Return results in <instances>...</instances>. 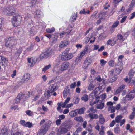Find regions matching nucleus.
<instances>
[{"label": "nucleus", "mask_w": 135, "mask_h": 135, "mask_svg": "<svg viewBox=\"0 0 135 135\" xmlns=\"http://www.w3.org/2000/svg\"><path fill=\"white\" fill-rule=\"evenodd\" d=\"M51 124L50 121H48L42 125L38 130L37 135H44L47 132Z\"/></svg>", "instance_id": "1"}, {"label": "nucleus", "mask_w": 135, "mask_h": 135, "mask_svg": "<svg viewBox=\"0 0 135 135\" xmlns=\"http://www.w3.org/2000/svg\"><path fill=\"white\" fill-rule=\"evenodd\" d=\"M17 42L16 40L13 37H10L6 40L5 46L7 48H8L10 50L16 44Z\"/></svg>", "instance_id": "2"}, {"label": "nucleus", "mask_w": 135, "mask_h": 135, "mask_svg": "<svg viewBox=\"0 0 135 135\" xmlns=\"http://www.w3.org/2000/svg\"><path fill=\"white\" fill-rule=\"evenodd\" d=\"M58 89L56 84H54L49 86V90L45 92V94L46 97H49L51 96L50 94H51L56 90Z\"/></svg>", "instance_id": "3"}, {"label": "nucleus", "mask_w": 135, "mask_h": 135, "mask_svg": "<svg viewBox=\"0 0 135 135\" xmlns=\"http://www.w3.org/2000/svg\"><path fill=\"white\" fill-rule=\"evenodd\" d=\"M3 12L4 13L7 15L11 16L15 15L16 10L15 8L12 6L6 7L4 9Z\"/></svg>", "instance_id": "4"}, {"label": "nucleus", "mask_w": 135, "mask_h": 135, "mask_svg": "<svg viewBox=\"0 0 135 135\" xmlns=\"http://www.w3.org/2000/svg\"><path fill=\"white\" fill-rule=\"evenodd\" d=\"M73 56V55L71 53H68V52H64L61 56V60L64 61L69 60L71 59Z\"/></svg>", "instance_id": "5"}, {"label": "nucleus", "mask_w": 135, "mask_h": 135, "mask_svg": "<svg viewBox=\"0 0 135 135\" xmlns=\"http://www.w3.org/2000/svg\"><path fill=\"white\" fill-rule=\"evenodd\" d=\"M56 131L57 132L58 135L64 134L68 131V129L66 126H61L59 128H56Z\"/></svg>", "instance_id": "6"}, {"label": "nucleus", "mask_w": 135, "mask_h": 135, "mask_svg": "<svg viewBox=\"0 0 135 135\" xmlns=\"http://www.w3.org/2000/svg\"><path fill=\"white\" fill-rule=\"evenodd\" d=\"M0 63H1L2 66L6 67L8 64V60L4 56H0Z\"/></svg>", "instance_id": "7"}, {"label": "nucleus", "mask_w": 135, "mask_h": 135, "mask_svg": "<svg viewBox=\"0 0 135 135\" xmlns=\"http://www.w3.org/2000/svg\"><path fill=\"white\" fill-rule=\"evenodd\" d=\"M73 90H70L69 86H66L63 92L64 98H65L68 94H70L73 92Z\"/></svg>", "instance_id": "8"}, {"label": "nucleus", "mask_w": 135, "mask_h": 135, "mask_svg": "<svg viewBox=\"0 0 135 135\" xmlns=\"http://www.w3.org/2000/svg\"><path fill=\"white\" fill-rule=\"evenodd\" d=\"M13 26L15 27L19 26L21 23L20 21L18 18V16L13 17V20L12 21Z\"/></svg>", "instance_id": "9"}, {"label": "nucleus", "mask_w": 135, "mask_h": 135, "mask_svg": "<svg viewBox=\"0 0 135 135\" xmlns=\"http://www.w3.org/2000/svg\"><path fill=\"white\" fill-rule=\"evenodd\" d=\"M135 97V94L130 92L126 95V98L128 100H131Z\"/></svg>", "instance_id": "10"}, {"label": "nucleus", "mask_w": 135, "mask_h": 135, "mask_svg": "<svg viewBox=\"0 0 135 135\" xmlns=\"http://www.w3.org/2000/svg\"><path fill=\"white\" fill-rule=\"evenodd\" d=\"M44 52L47 58L51 56L53 54V52L51 48L46 49Z\"/></svg>", "instance_id": "11"}, {"label": "nucleus", "mask_w": 135, "mask_h": 135, "mask_svg": "<svg viewBox=\"0 0 135 135\" xmlns=\"http://www.w3.org/2000/svg\"><path fill=\"white\" fill-rule=\"evenodd\" d=\"M68 44V42L66 40H64L61 41L60 43L59 47L60 48H62L66 47Z\"/></svg>", "instance_id": "12"}, {"label": "nucleus", "mask_w": 135, "mask_h": 135, "mask_svg": "<svg viewBox=\"0 0 135 135\" xmlns=\"http://www.w3.org/2000/svg\"><path fill=\"white\" fill-rule=\"evenodd\" d=\"M69 65V63L67 62H65L61 65V69L62 71L66 70Z\"/></svg>", "instance_id": "13"}, {"label": "nucleus", "mask_w": 135, "mask_h": 135, "mask_svg": "<svg viewBox=\"0 0 135 135\" xmlns=\"http://www.w3.org/2000/svg\"><path fill=\"white\" fill-rule=\"evenodd\" d=\"M30 74L28 73H26L24 74L23 77L22 79V81L23 82H27L30 78Z\"/></svg>", "instance_id": "14"}, {"label": "nucleus", "mask_w": 135, "mask_h": 135, "mask_svg": "<svg viewBox=\"0 0 135 135\" xmlns=\"http://www.w3.org/2000/svg\"><path fill=\"white\" fill-rule=\"evenodd\" d=\"M23 96L24 95L22 94V93H19L15 100V103H18L20 100L23 98Z\"/></svg>", "instance_id": "15"}, {"label": "nucleus", "mask_w": 135, "mask_h": 135, "mask_svg": "<svg viewBox=\"0 0 135 135\" xmlns=\"http://www.w3.org/2000/svg\"><path fill=\"white\" fill-rule=\"evenodd\" d=\"M23 50L22 47L20 48L16 52L14 56L17 58H18Z\"/></svg>", "instance_id": "16"}, {"label": "nucleus", "mask_w": 135, "mask_h": 135, "mask_svg": "<svg viewBox=\"0 0 135 135\" xmlns=\"http://www.w3.org/2000/svg\"><path fill=\"white\" fill-rule=\"evenodd\" d=\"M97 88H95V90H94L90 94V98H92L91 99L93 100L95 98V97L96 96V94L97 92V91H96V90Z\"/></svg>", "instance_id": "17"}, {"label": "nucleus", "mask_w": 135, "mask_h": 135, "mask_svg": "<svg viewBox=\"0 0 135 135\" xmlns=\"http://www.w3.org/2000/svg\"><path fill=\"white\" fill-rule=\"evenodd\" d=\"M85 108L83 107L80 109H77L75 110V111L77 112V113L79 114H84V113Z\"/></svg>", "instance_id": "18"}, {"label": "nucleus", "mask_w": 135, "mask_h": 135, "mask_svg": "<svg viewBox=\"0 0 135 135\" xmlns=\"http://www.w3.org/2000/svg\"><path fill=\"white\" fill-rule=\"evenodd\" d=\"M89 117H90L91 119H97L98 118V115L95 114H91L89 113L88 114Z\"/></svg>", "instance_id": "19"}, {"label": "nucleus", "mask_w": 135, "mask_h": 135, "mask_svg": "<svg viewBox=\"0 0 135 135\" xmlns=\"http://www.w3.org/2000/svg\"><path fill=\"white\" fill-rule=\"evenodd\" d=\"M112 42V40L111 39H109L107 42L106 44L107 45H109L111 46H114L116 44V41H113V42Z\"/></svg>", "instance_id": "20"}, {"label": "nucleus", "mask_w": 135, "mask_h": 135, "mask_svg": "<svg viewBox=\"0 0 135 135\" xmlns=\"http://www.w3.org/2000/svg\"><path fill=\"white\" fill-rule=\"evenodd\" d=\"M125 85H122L119 87L116 90V93L118 94L120 93L125 88Z\"/></svg>", "instance_id": "21"}, {"label": "nucleus", "mask_w": 135, "mask_h": 135, "mask_svg": "<svg viewBox=\"0 0 135 135\" xmlns=\"http://www.w3.org/2000/svg\"><path fill=\"white\" fill-rule=\"evenodd\" d=\"M82 57L80 55L77 57L75 60L76 64H78L81 61Z\"/></svg>", "instance_id": "22"}, {"label": "nucleus", "mask_w": 135, "mask_h": 135, "mask_svg": "<svg viewBox=\"0 0 135 135\" xmlns=\"http://www.w3.org/2000/svg\"><path fill=\"white\" fill-rule=\"evenodd\" d=\"M74 119L75 120L80 122H83V119L81 116L75 117L74 118Z\"/></svg>", "instance_id": "23"}, {"label": "nucleus", "mask_w": 135, "mask_h": 135, "mask_svg": "<svg viewBox=\"0 0 135 135\" xmlns=\"http://www.w3.org/2000/svg\"><path fill=\"white\" fill-rule=\"evenodd\" d=\"M37 16L38 18H40L43 15L42 13L40 10H37L36 11Z\"/></svg>", "instance_id": "24"}, {"label": "nucleus", "mask_w": 135, "mask_h": 135, "mask_svg": "<svg viewBox=\"0 0 135 135\" xmlns=\"http://www.w3.org/2000/svg\"><path fill=\"white\" fill-rule=\"evenodd\" d=\"M108 110L109 111H110L111 113H114L115 112V108L113 106H110L108 107Z\"/></svg>", "instance_id": "25"}, {"label": "nucleus", "mask_w": 135, "mask_h": 135, "mask_svg": "<svg viewBox=\"0 0 135 135\" xmlns=\"http://www.w3.org/2000/svg\"><path fill=\"white\" fill-rule=\"evenodd\" d=\"M31 16L30 15L26 16L24 18L25 20L28 22H30L31 21Z\"/></svg>", "instance_id": "26"}, {"label": "nucleus", "mask_w": 135, "mask_h": 135, "mask_svg": "<svg viewBox=\"0 0 135 135\" xmlns=\"http://www.w3.org/2000/svg\"><path fill=\"white\" fill-rule=\"evenodd\" d=\"M70 99V98L68 97L65 100L64 103L62 102V107L64 108L65 107L66 104L69 102Z\"/></svg>", "instance_id": "27"}, {"label": "nucleus", "mask_w": 135, "mask_h": 135, "mask_svg": "<svg viewBox=\"0 0 135 135\" xmlns=\"http://www.w3.org/2000/svg\"><path fill=\"white\" fill-rule=\"evenodd\" d=\"M8 133L7 129H3L1 130V135H8Z\"/></svg>", "instance_id": "28"}, {"label": "nucleus", "mask_w": 135, "mask_h": 135, "mask_svg": "<svg viewBox=\"0 0 135 135\" xmlns=\"http://www.w3.org/2000/svg\"><path fill=\"white\" fill-rule=\"evenodd\" d=\"M122 118V116L121 115L117 116L115 118V122L118 123L120 122Z\"/></svg>", "instance_id": "29"}, {"label": "nucleus", "mask_w": 135, "mask_h": 135, "mask_svg": "<svg viewBox=\"0 0 135 135\" xmlns=\"http://www.w3.org/2000/svg\"><path fill=\"white\" fill-rule=\"evenodd\" d=\"M104 106V103H100L97 107V108L98 109H102Z\"/></svg>", "instance_id": "30"}, {"label": "nucleus", "mask_w": 135, "mask_h": 135, "mask_svg": "<svg viewBox=\"0 0 135 135\" xmlns=\"http://www.w3.org/2000/svg\"><path fill=\"white\" fill-rule=\"evenodd\" d=\"M69 114L71 117H74L77 115V112L75 111V110L74 111H72L69 113Z\"/></svg>", "instance_id": "31"}, {"label": "nucleus", "mask_w": 135, "mask_h": 135, "mask_svg": "<svg viewBox=\"0 0 135 135\" xmlns=\"http://www.w3.org/2000/svg\"><path fill=\"white\" fill-rule=\"evenodd\" d=\"M92 127L91 124H89L87 126L86 129L89 133H91L92 131Z\"/></svg>", "instance_id": "32"}, {"label": "nucleus", "mask_w": 135, "mask_h": 135, "mask_svg": "<svg viewBox=\"0 0 135 135\" xmlns=\"http://www.w3.org/2000/svg\"><path fill=\"white\" fill-rule=\"evenodd\" d=\"M79 100V99L78 98V96H76L74 97L73 99L74 103L75 104H77L78 103Z\"/></svg>", "instance_id": "33"}, {"label": "nucleus", "mask_w": 135, "mask_h": 135, "mask_svg": "<svg viewBox=\"0 0 135 135\" xmlns=\"http://www.w3.org/2000/svg\"><path fill=\"white\" fill-rule=\"evenodd\" d=\"M40 59H43L44 58H47L46 54L44 52H42L41 53L40 56Z\"/></svg>", "instance_id": "34"}, {"label": "nucleus", "mask_w": 135, "mask_h": 135, "mask_svg": "<svg viewBox=\"0 0 135 135\" xmlns=\"http://www.w3.org/2000/svg\"><path fill=\"white\" fill-rule=\"evenodd\" d=\"M82 130V128L79 127L76 130L75 132L73 133V135H78V133L80 132Z\"/></svg>", "instance_id": "35"}, {"label": "nucleus", "mask_w": 135, "mask_h": 135, "mask_svg": "<svg viewBox=\"0 0 135 135\" xmlns=\"http://www.w3.org/2000/svg\"><path fill=\"white\" fill-rule=\"evenodd\" d=\"M33 124L30 123L29 122H26L25 127L31 128L33 126Z\"/></svg>", "instance_id": "36"}, {"label": "nucleus", "mask_w": 135, "mask_h": 135, "mask_svg": "<svg viewBox=\"0 0 135 135\" xmlns=\"http://www.w3.org/2000/svg\"><path fill=\"white\" fill-rule=\"evenodd\" d=\"M95 85L92 83L90 84L88 87V89L90 91L92 90L95 87Z\"/></svg>", "instance_id": "37"}, {"label": "nucleus", "mask_w": 135, "mask_h": 135, "mask_svg": "<svg viewBox=\"0 0 135 135\" xmlns=\"http://www.w3.org/2000/svg\"><path fill=\"white\" fill-rule=\"evenodd\" d=\"M26 114L29 116H31L33 115V113L30 110H27L25 112Z\"/></svg>", "instance_id": "38"}, {"label": "nucleus", "mask_w": 135, "mask_h": 135, "mask_svg": "<svg viewBox=\"0 0 135 135\" xmlns=\"http://www.w3.org/2000/svg\"><path fill=\"white\" fill-rule=\"evenodd\" d=\"M81 99L83 100L85 102L87 101L88 99V97L86 94H85L82 97Z\"/></svg>", "instance_id": "39"}, {"label": "nucleus", "mask_w": 135, "mask_h": 135, "mask_svg": "<svg viewBox=\"0 0 135 135\" xmlns=\"http://www.w3.org/2000/svg\"><path fill=\"white\" fill-rule=\"evenodd\" d=\"M85 61L89 65L92 62L91 59L89 57H87L86 58L85 60Z\"/></svg>", "instance_id": "40"}, {"label": "nucleus", "mask_w": 135, "mask_h": 135, "mask_svg": "<svg viewBox=\"0 0 135 135\" xmlns=\"http://www.w3.org/2000/svg\"><path fill=\"white\" fill-rule=\"evenodd\" d=\"M55 29L54 28H48L46 29V31L49 33H51L55 31Z\"/></svg>", "instance_id": "41"}, {"label": "nucleus", "mask_w": 135, "mask_h": 135, "mask_svg": "<svg viewBox=\"0 0 135 135\" xmlns=\"http://www.w3.org/2000/svg\"><path fill=\"white\" fill-rule=\"evenodd\" d=\"M122 69L123 68L121 66H120V68H116L115 71L117 73L119 74L120 73V71L122 70Z\"/></svg>", "instance_id": "42"}, {"label": "nucleus", "mask_w": 135, "mask_h": 135, "mask_svg": "<svg viewBox=\"0 0 135 135\" xmlns=\"http://www.w3.org/2000/svg\"><path fill=\"white\" fill-rule=\"evenodd\" d=\"M87 50L88 49L87 47L83 51L80 53V55L81 56L83 57V56H84V55L86 53Z\"/></svg>", "instance_id": "43"}, {"label": "nucleus", "mask_w": 135, "mask_h": 135, "mask_svg": "<svg viewBox=\"0 0 135 135\" xmlns=\"http://www.w3.org/2000/svg\"><path fill=\"white\" fill-rule=\"evenodd\" d=\"M51 66L50 64L48 65L45 66L42 69V71H46L47 70L51 68Z\"/></svg>", "instance_id": "44"}, {"label": "nucleus", "mask_w": 135, "mask_h": 135, "mask_svg": "<svg viewBox=\"0 0 135 135\" xmlns=\"http://www.w3.org/2000/svg\"><path fill=\"white\" fill-rule=\"evenodd\" d=\"M91 111L93 113H95L97 111V110L93 108V107H91L90 108L89 110L87 112V113Z\"/></svg>", "instance_id": "45"}, {"label": "nucleus", "mask_w": 135, "mask_h": 135, "mask_svg": "<svg viewBox=\"0 0 135 135\" xmlns=\"http://www.w3.org/2000/svg\"><path fill=\"white\" fill-rule=\"evenodd\" d=\"M117 37L118 39L121 41H123L124 40V39L123 38V36L120 34H118L117 35Z\"/></svg>", "instance_id": "46"}, {"label": "nucleus", "mask_w": 135, "mask_h": 135, "mask_svg": "<svg viewBox=\"0 0 135 135\" xmlns=\"http://www.w3.org/2000/svg\"><path fill=\"white\" fill-rule=\"evenodd\" d=\"M111 77L109 79V82H110L112 83L115 81L117 80V78L115 76Z\"/></svg>", "instance_id": "47"}, {"label": "nucleus", "mask_w": 135, "mask_h": 135, "mask_svg": "<svg viewBox=\"0 0 135 135\" xmlns=\"http://www.w3.org/2000/svg\"><path fill=\"white\" fill-rule=\"evenodd\" d=\"M135 116V112H132L129 116V118L131 119H133Z\"/></svg>", "instance_id": "48"}, {"label": "nucleus", "mask_w": 135, "mask_h": 135, "mask_svg": "<svg viewBox=\"0 0 135 135\" xmlns=\"http://www.w3.org/2000/svg\"><path fill=\"white\" fill-rule=\"evenodd\" d=\"M101 65L102 66H103L105 65V64L107 63V61H104V59H101L100 60Z\"/></svg>", "instance_id": "49"}, {"label": "nucleus", "mask_w": 135, "mask_h": 135, "mask_svg": "<svg viewBox=\"0 0 135 135\" xmlns=\"http://www.w3.org/2000/svg\"><path fill=\"white\" fill-rule=\"evenodd\" d=\"M76 82H75L72 83L71 84L70 87V88L73 89L74 88L76 87Z\"/></svg>", "instance_id": "50"}, {"label": "nucleus", "mask_w": 135, "mask_h": 135, "mask_svg": "<svg viewBox=\"0 0 135 135\" xmlns=\"http://www.w3.org/2000/svg\"><path fill=\"white\" fill-rule=\"evenodd\" d=\"M119 23V21H117L114 22L112 25V27L113 28H114L116 27L118 25Z\"/></svg>", "instance_id": "51"}, {"label": "nucleus", "mask_w": 135, "mask_h": 135, "mask_svg": "<svg viewBox=\"0 0 135 135\" xmlns=\"http://www.w3.org/2000/svg\"><path fill=\"white\" fill-rule=\"evenodd\" d=\"M109 65L111 67H113L114 65V61L112 60L110 61L109 62Z\"/></svg>", "instance_id": "52"}, {"label": "nucleus", "mask_w": 135, "mask_h": 135, "mask_svg": "<svg viewBox=\"0 0 135 135\" xmlns=\"http://www.w3.org/2000/svg\"><path fill=\"white\" fill-rule=\"evenodd\" d=\"M45 36L49 38H54V35L52 34H47L45 35Z\"/></svg>", "instance_id": "53"}, {"label": "nucleus", "mask_w": 135, "mask_h": 135, "mask_svg": "<svg viewBox=\"0 0 135 135\" xmlns=\"http://www.w3.org/2000/svg\"><path fill=\"white\" fill-rule=\"evenodd\" d=\"M114 132L115 133H118L120 131V129L119 127H117L114 128Z\"/></svg>", "instance_id": "54"}, {"label": "nucleus", "mask_w": 135, "mask_h": 135, "mask_svg": "<svg viewBox=\"0 0 135 135\" xmlns=\"http://www.w3.org/2000/svg\"><path fill=\"white\" fill-rule=\"evenodd\" d=\"M36 1V0H31L30 4L32 6H33L35 4Z\"/></svg>", "instance_id": "55"}, {"label": "nucleus", "mask_w": 135, "mask_h": 135, "mask_svg": "<svg viewBox=\"0 0 135 135\" xmlns=\"http://www.w3.org/2000/svg\"><path fill=\"white\" fill-rule=\"evenodd\" d=\"M100 97L102 100H104L106 97V95L105 93L102 94L100 95Z\"/></svg>", "instance_id": "56"}, {"label": "nucleus", "mask_w": 135, "mask_h": 135, "mask_svg": "<svg viewBox=\"0 0 135 135\" xmlns=\"http://www.w3.org/2000/svg\"><path fill=\"white\" fill-rule=\"evenodd\" d=\"M26 122L25 121L23 120H21L20 121V123L23 126H25Z\"/></svg>", "instance_id": "57"}, {"label": "nucleus", "mask_w": 135, "mask_h": 135, "mask_svg": "<svg viewBox=\"0 0 135 135\" xmlns=\"http://www.w3.org/2000/svg\"><path fill=\"white\" fill-rule=\"evenodd\" d=\"M61 120L59 119H57L56 121V125L58 126L61 124Z\"/></svg>", "instance_id": "58"}, {"label": "nucleus", "mask_w": 135, "mask_h": 135, "mask_svg": "<svg viewBox=\"0 0 135 135\" xmlns=\"http://www.w3.org/2000/svg\"><path fill=\"white\" fill-rule=\"evenodd\" d=\"M105 120L104 118L99 119V123L101 124H103L105 122Z\"/></svg>", "instance_id": "59"}, {"label": "nucleus", "mask_w": 135, "mask_h": 135, "mask_svg": "<svg viewBox=\"0 0 135 135\" xmlns=\"http://www.w3.org/2000/svg\"><path fill=\"white\" fill-rule=\"evenodd\" d=\"M89 65L84 61L83 66V68H84V69H86L88 67Z\"/></svg>", "instance_id": "60"}, {"label": "nucleus", "mask_w": 135, "mask_h": 135, "mask_svg": "<svg viewBox=\"0 0 135 135\" xmlns=\"http://www.w3.org/2000/svg\"><path fill=\"white\" fill-rule=\"evenodd\" d=\"M128 74L129 76V80H131L133 76V75L131 72H130Z\"/></svg>", "instance_id": "61"}, {"label": "nucleus", "mask_w": 135, "mask_h": 135, "mask_svg": "<svg viewBox=\"0 0 135 135\" xmlns=\"http://www.w3.org/2000/svg\"><path fill=\"white\" fill-rule=\"evenodd\" d=\"M62 103V102L61 103H58L57 104V105L58 106L57 107V109L58 110H60L61 109V106H62V104H61Z\"/></svg>", "instance_id": "62"}, {"label": "nucleus", "mask_w": 135, "mask_h": 135, "mask_svg": "<svg viewBox=\"0 0 135 135\" xmlns=\"http://www.w3.org/2000/svg\"><path fill=\"white\" fill-rule=\"evenodd\" d=\"M127 18V16H124L121 20L120 21V22L121 23H123L124 21H125L126 20Z\"/></svg>", "instance_id": "63"}, {"label": "nucleus", "mask_w": 135, "mask_h": 135, "mask_svg": "<svg viewBox=\"0 0 135 135\" xmlns=\"http://www.w3.org/2000/svg\"><path fill=\"white\" fill-rule=\"evenodd\" d=\"M115 121L114 120H113L112 121L110 124V127H113L115 124Z\"/></svg>", "instance_id": "64"}]
</instances>
